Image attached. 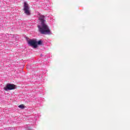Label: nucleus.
Returning a JSON list of instances; mask_svg holds the SVG:
<instances>
[{"label":"nucleus","instance_id":"4","mask_svg":"<svg viewBox=\"0 0 130 130\" xmlns=\"http://www.w3.org/2000/svg\"><path fill=\"white\" fill-rule=\"evenodd\" d=\"M23 10H24V13H25V14H26V15H30V11L29 10V6L27 4V3H26V2H24Z\"/></svg>","mask_w":130,"mask_h":130},{"label":"nucleus","instance_id":"5","mask_svg":"<svg viewBox=\"0 0 130 130\" xmlns=\"http://www.w3.org/2000/svg\"><path fill=\"white\" fill-rule=\"evenodd\" d=\"M19 108H21V109H24L25 108V106L24 105H20L18 106Z\"/></svg>","mask_w":130,"mask_h":130},{"label":"nucleus","instance_id":"6","mask_svg":"<svg viewBox=\"0 0 130 130\" xmlns=\"http://www.w3.org/2000/svg\"><path fill=\"white\" fill-rule=\"evenodd\" d=\"M42 44V41L39 40L38 42H37V46L38 45H41Z\"/></svg>","mask_w":130,"mask_h":130},{"label":"nucleus","instance_id":"2","mask_svg":"<svg viewBox=\"0 0 130 130\" xmlns=\"http://www.w3.org/2000/svg\"><path fill=\"white\" fill-rule=\"evenodd\" d=\"M15 89H17V87L16 86V85L14 84H11V83L7 84L6 86L4 87V90H5V91L15 90Z\"/></svg>","mask_w":130,"mask_h":130},{"label":"nucleus","instance_id":"1","mask_svg":"<svg viewBox=\"0 0 130 130\" xmlns=\"http://www.w3.org/2000/svg\"><path fill=\"white\" fill-rule=\"evenodd\" d=\"M45 19V17L43 15H41L39 18V20L41 22V25H38V27L41 34L49 35V34H50V29H49L48 25L46 24V21Z\"/></svg>","mask_w":130,"mask_h":130},{"label":"nucleus","instance_id":"3","mask_svg":"<svg viewBox=\"0 0 130 130\" xmlns=\"http://www.w3.org/2000/svg\"><path fill=\"white\" fill-rule=\"evenodd\" d=\"M28 43L30 46H32L34 48H37V41L36 40H30Z\"/></svg>","mask_w":130,"mask_h":130}]
</instances>
